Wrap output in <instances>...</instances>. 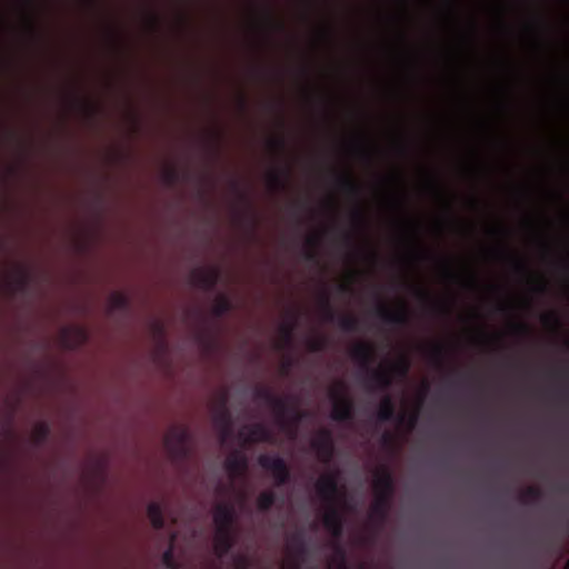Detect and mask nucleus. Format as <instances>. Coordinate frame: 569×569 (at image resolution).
I'll return each instance as SVG.
<instances>
[{
	"mask_svg": "<svg viewBox=\"0 0 569 569\" xmlns=\"http://www.w3.org/2000/svg\"><path fill=\"white\" fill-rule=\"evenodd\" d=\"M148 517L154 527L162 526V510L159 503L152 502L148 506Z\"/></svg>",
	"mask_w": 569,
	"mask_h": 569,
	"instance_id": "7ed1b4c3",
	"label": "nucleus"
},
{
	"mask_svg": "<svg viewBox=\"0 0 569 569\" xmlns=\"http://www.w3.org/2000/svg\"><path fill=\"white\" fill-rule=\"evenodd\" d=\"M347 413H348V406L345 402L336 405L335 416L337 418H343L345 416H347Z\"/></svg>",
	"mask_w": 569,
	"mask_h": 569,
	"instance_id": "39448f33",
	"label": "nucleus"
},
{
	"mask_svg": "<svg viewBox=\"0 0 569 569\" xmlns=\"http://www.w3.org/2000/svg\"><path fill=\"white\" fill-rule=\"evenodd\" d=\"M565 569H569V561L567 562V566H566V568H565Z\"/></svg>",
	"mask_w": 569,
	"mask_h": 569,
	"instance_id": "1a4fd4ad",
	"label": "nucleus"
},
{
	"mask_svg": "<svg viewBox=\"0 0 569 569\" xmlns=\"http://www.w3.org/2000/svg\"><path fill=\"white\" fill-rule=\"evenodd\" d=\"M216 549H218L219 551H222V549L220 548L219 546V542L217 541V545H216Z\"/></svg>",
	"mask_w": 569,
	"mask_h": 569,
	"instance_id": "6e6552de",
	"label": "nucleus"
},
{
	"mask_svg": "<svg viewBox=\"0 0 569 569\" xmlns=\"http://www.w3.org/2000/svg\"><path fill=\"white\" fill-rule=\"evenodd\" d=\"M86 338V333L83 329L79 327H72L64 331V343L68 346H72L73 343H78Z\"/></svg>",
	"mask_w": 569,
	"mask_h": 569,
	"instance_id": "f03ea898",
	"label": "nucleus"
},
{
	"mask_svg": "<svg viewBox=\"0 0 569 569\" xmlns=\"http://www.w3.org/2000/svg\"><path fill=\"white\" fill-rule=\"evenodd\" d=\"M270 501H271V498H270V497H264V496H263V497H261V499H260V505H261V507H267V506L270 503Z\"/></svg>",
	"mask_w": 569,
	"mask_h": 569,
	"instance_id": "423d86ee",
	"label": "nucleus"
},
{
	"mask_svg": "<svg viewBox=\"0 0 569 569\" xmlns=\"http://www.w3.org/2000/svg\"><path fill=\"white\" fill-rule=\"evenodd\" d=\"M189 440V431L182 426H176L168 430L164 437V446L170 455L181 453Z\"/></svg>",
	"mask_w": 569,
	"mask_h": 569,
	"instance_id": "f257e3e1",
	"label": "nucleus"
},
{
	"mask_svg": "<svg viewBox=\"0 0 569 569\" xmlns=\"http://www.w3.org/2000/svg\"><path fill=\"white\" fill-rule=\"evenodd\" d=\"M164 561H166L167 566L173 567V563L170 560V553L169 552L164 555Z\"/></svg>",
	"mask_w": 569,
	"mask_h": 569,
	"instance_id": "0eeeda50",
	"label": "nucleus"
},
{
	"mask_svg": "<svg viewBox=\"0 0 569 569\" xmlns=\"http://www.w3.org/2000/svg\"><path fill=\"white\" fill-rule=\"evenodd\" d=\"M127 301V298L123 293L121 292H113L110 295L109 297V303L111 307L113 308H117V307H120V306H123Z\"/></svg>",
	"mask_w": 569,
	"mask_h": 569,
	"instance_id": "20e7f679",
	"label": "nucleus"
}]
</instances>
